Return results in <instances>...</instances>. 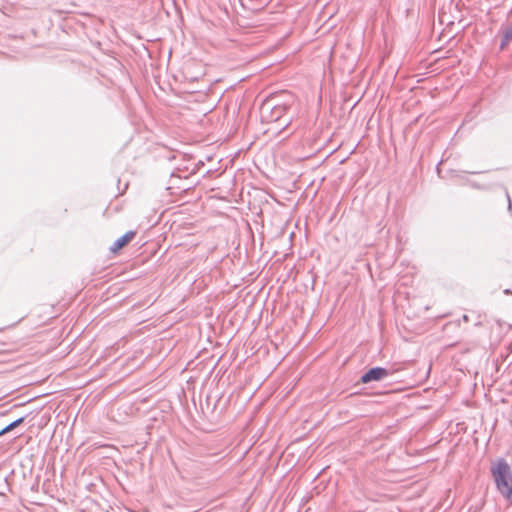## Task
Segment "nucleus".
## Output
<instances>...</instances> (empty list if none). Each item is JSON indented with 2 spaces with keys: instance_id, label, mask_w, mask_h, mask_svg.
<instances>
[{
  "instance_id": "obj_1",
  "label": "nucleus",
  "mask_w": 512,
  "mask_h": 512,
  "mask_svg": "<svg viewBox=\"0 0 512 512\" xmlns=\"http://www.w3.org/2000/svg\"><path fill=\"white\" fill-rule=\"evenodd\" d=\"M491 473L498 491L503 497L510 499L512 497V470L509 464L501 459L492 465Z\"/></svg>"
},
{
  "instance_id": "obj_2",
  "label": "nucleus",
  "mask_w": 512,
  "mask_h": 512,
  "mask_svg": "<svg viewBox=\"0 0 512 512\" xmlns=\"http://www.w3.org/2000/svg\"><path fill=\"white\" fill-rule=\"evenodd\" d=\"M389 375V371L382 367H373L361 376V382L364 384L380 381Z\"/></svg>"
},
{
  "instance_id": "obj_3",
  "label": "nucleus",
  "mask_w": 512,
  "mask_h": 512,
  "mask_svg": "<svg viewBox=\"0 0 512 512\" xmlns=\"http://www.w3.org/2000/svg\"><path fill=\"white\" fill-rule=\"evenodd\" d=\"M134 236H135L134 231L126 232L123 236H121L114 242V244L111 246L110 250L114 253L119 251L120 249L125 247L134 238Z\"/></svg>"
},
{
  "instance_id": "obj_4",
  "label": "nucleus",
  "mask_w": 512,
  "mask_h": 512,
  "mask_svg": "<svg viewBox=\"0 0 512 512\" xmlns=\"http://www.w3.org/2000/svg\"><path fill=\"white\" fill-rule=\"evenodd\" d=\"M512 41V26H508L503 30L502 40L500 44L501 50H503Z\"/></svg>"
},
{
  "instance_id": "obj_5",
  "label": "nucleus",
  "mask_w": 512,
  "mask_h": 512,
  "mask_svg": "<svg viewBox=\"0 0 512 512\" xmlns=\"http://www.w3.org/2000/svg\"><path fill=\"white\" fill-rule=\"evenodd\" d=\"M24 419H25L24 417L18 418L15 421H13L12 423H10L9 425H7L5 428H3L0 431V436L5 434V433H8V432L12 431L13 429H15L16 427L21 425L24 422Z\"/></svg>"
},
{
  "instance_id": "obj_6",
  "label": "nucleus",
  "mask_w": 512,
  "mask_h": 512,
  "mask_svg": "<svg viewBox=\"0 0 512 512\" xmlns=\"http://www.w3.org/2000/svg\"><path fill=\"white\" fill-rule=\"evenodd\" d=\"M284 110H285V108H284V107H281V106H279V107H275V111H274V113L276 114V117H277V118H278V117H280L281 113H282Z\"/></svg>"
},
{
  "instance_id": "obj_7",
  "label": "nucleus",
  "mask_w": 512,
  "mask_h": 512,
  "mask_svg": "<svg viewBox=\"0 0 512 512\" xmlns=\"http://www.w3.org/2000/svg\"><path fill=\"white\" fill-rule=\"evenodd\" d=\"M507 198H508V209L511 210L512 209V203H511L510 196H509L508 193H507Z\"/></svg>"
},
{
  "instance_id": "obj_8",
  "label": "nucleus",
  "mask_w": 512,
  "mask_h": 512,
  "mask_svg": "<svg viewBox=\"0 0 512 512\" xmlns=\"http://www.w3.org/2000/svg\"><path fill=\"white\" fill-rule=\"evenodd\" d=\"M504 293H505V294H512V291H511V290H509V289H506V290L504 291Z\"/></svg>"
}]
</instances>
